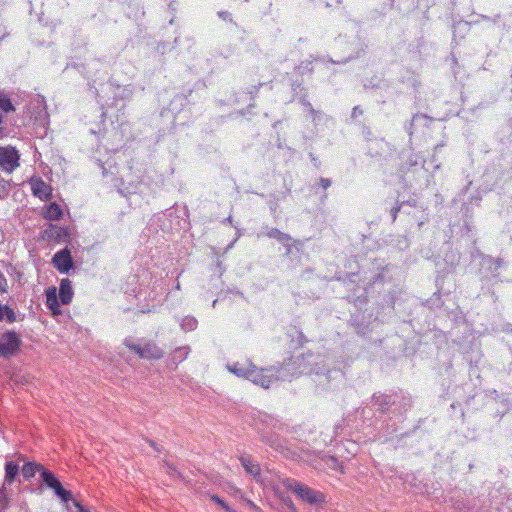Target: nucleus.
I'll use <instances>...</instances> for the list:
<instances>
[{"label":"nucleus","instance_id":"obj_20","mask_svg":"<svg viewBox=\"0 0 512 512\" xmlns=\"http://www.w3.org/2000/svg\"><path fill=\"white\" fill-rule=\"evenodd\" d=\"M197 320L194 317L186 316L182 319L180 325L184 331H194L197 328Z\"/></svg>","mask_w":512,"mask_h":512},{"label":"nucleus","instance_id":"obj_27","mask_svg":"<svg viewBox=\"0 0 512 512\" xmlns=\"http://www.w3.org/2000/svg\"><path fill=\"white\" fill-rule=\"evenodd\" d=\"M327 464L333 469H337L340 466L338 460L334 457H330Z\"/></svg>","mask_w":512,"mask_h":512},{"label":"nucleus","instance_id":"obj_1","mask_svg":"<svg viewBox=\"0 0 512 512\" xmlns=\"http://www.w3.org/2000/svg\"><path fill=\"white\" fill-rule=\"evenodd\" d=\"M322 359L313 353L302 354L286 361L281 369L282 380H290L302 373H325L324 365L320 366Z\"/></svg>","mask_w":512,"mask_h":512},{"label":"nucleus","instance_id":"obj_25","mask_svg":"<svg viewBox=\"0 0 512 512\" xmlns=\"http://www.w3.org/2000/svg\"><path fill=\"white\" fill-rule=\"evenodd\" d=\"M304 107H305V110L307 112H309V114L312 116L313 120L316 119V117L318 116V111H316L313 106L311 105L310 102L306 101V100H303L302 101Z\"/></svg>","mask_w":512,"mask_h":512},{"label":"nucleus","instance_id":"obj_32","mask_svg":"<svg viewBox=\"0 0 512 512\" xmlns=\"http://www.w3.org/2000/svg\"><path fill=\"white\" fill-rule=\"evenodd\" d=\"M74 504L78 508V512H89L87 509H85L83 506H81L80 503L75 502Z\"/></svg>","mask_w":512,"mask_h":512},{"label":"nucleus","instance_id":"obj_34","mask_svg":"<svg viewBox=\"0 0 512 512\" xmlns=\"http://www.w3.org/2000/svg\"><path fill=\"white\" fill-rule=\"evenodd\" d=\"M494 262H495L496 268H499L502 265V260L499 258L496 259Z\"/></svg>","mask_w":512,"mask_h":512},{"label":"nucleus","instance_id":"obj_40","mask_svg":"<svg viewBox=\"0 0 512 512\" xmlns=\"http://www.w3.org/2000/svg\"><path fill=\"white\" fill-rule=\"evenodd\" d=\"M2 494V491H0V495Z\"/></svg>","mask_w":512,"mask_h":512},{"label":"nucleus","instance_id":"obj_3","mask_svg":"<svg viewBox=\"0 0 512 512\" xmlns=\"http://www.w3.org/2000/svg\"><path fill=\"white\" fill-rule=\"evenodd\" d=\"M251 374L249 380L266 389L269 388L274 381L282 380L281 369H257L255 366L252 368Z\"/></svg>","mask_w":512,"mask_h":512},{"label":"nucleus","instance_id":"obj_15","mask_svg":"<svg viewBox=\"0 0 512 512\" xmlns=\"http://www.w3.org/2000/svg\"><path fill=\"white\" fill-rule=\"evenodd\" d=\"M19 472V466L14 462L5 464V483L11 484Z\"/></svg>","mask_w":512,"mask_h":512},{"label":"nucleus","instance_id":"obj_29","mask_svg":"<svg viewBox=\"0 0 512 512\" xmlns=\"http://www.w3.org/2000/svg\"><path fill=\"white\" fill-rule=\"evenodd\" d=\"M319 182L323 189H327L331 185V181L327 178H320Z\"/></svg>","mask_w":512,"mask_h":512},{"label":"nucleus","instance_id":"obj_17","mask_svg":"<svg viewBox=\"0 0 512 512\" xmlns=\"http://www.w3.org/2000/svg\"><path fill=\"white\" fill-rule=\"evenodd\" d=\"M266 235L269 238L277 239L280 243L285 244V245H287L288 242L291 240V237L288 234L281 232L277 228L269 229Z\"/></svg>","mask_w":512,"mask_h":512},{"label":"nucleus","instance_id":"obj_33","mask_svg":"<svg viewBox=\"0 0 512 512\" xmlns=\"http://www.w3.org/2000/svg\"><path fill=\"white\" fill-rule=\"evenodd\" d=\"M167 468L169 469V472L177 473L176 469L172 465L167 464Z\"/></svg>","mask_w":512,"mask_h":512},{"label":"nucleus","instance_id":"obj_26","mask_svg":"<svg viewBox=\"0 0 512 512\" xmlns=\"http://www.w3.org/2000/svg\"><path fill=\"white\" fill-rule=\"evenodd\" d=\"M211 500L214 501L216 504L221 506L223 509H225L227 512L230 511V507L217 495H212Z\"/></svg>","mask_w":512,"mask_h":512},{"label":"nucleus","instance_id":"obj_39","mask_svg":"<svg viewBox=\"0 0 512 512\" xmlns=\"http://www.w3.org/2000/svg\"><path fill=\"white\" fill-rule=\"evenodd\" d=\"M228 512H235V511H233L232 509H230V511H228Z\"/></svg>","mask_w":512,"mask_h":512},{"label":"nucleus","instance_id":"obj_37","mask_svg":"<svg viewBox=\"0 0 512 512\" xmlns=\"http://www.w3.org/2000/svg\"><path fill=\"white\" fill-rule=\"evenodd\" d=\"M176 288L180 289V284L179 283H177Z\"/></svg>","mask_w":512,"mask_h":512},{"label":"nucleus","instance_id":"obj_36","mask_svg":"<svg viewBox=\"0 0 512 512\" xmlns=\"http://www.w3.org/2000/svg\"><path fill=\"white\" fill-rule=\"evenodd\" d=\"M149 444L156 450V451H159L156 443L154 441H149Z\"/></svg>","mask_w":512,"mask_h":512},{"label":"nucleus","instance_id":"obj_9","mask_svg":"<svg viewBox=\"0 0 512 512\" xmlns=\"http://www.w3.org/2000/svg\"><path fill=\"white\" fill-rule=\"evenodd\" d=\"M255 367L251 363H234L232 365H228L227 368L230 372L234 373L239 377H244L249 380L252 368Z\"/></svg>","mask_w":512,"mask_h":512},{"label":"nucleus","instance_id":"obj_2","mask_svg":"<svg viewBox=\"0 0 512 512\" xmlns=\"http://www.w3.org/2000/svg\"><path fill=\"white\" fill-rule=\"evenodd\" d=\"M288 488L302 501L310 505L318 507L325 503V495L322 492L316 491L303 483L293 480L288 484Z\"/></svg>","mask_w":512,"mask_h":512},{"label":"nucleus","instance_id":"obj_30","mask_svg":"<svg viewBox=\"0 0 512 512\" xmlns=\"http://www.w3.org/2000/svg\"><path fill=\"white\" fill-rule=\"evenodd\" d=\"M219 17L223 18L224 20L230 19L231 14L227 11H221L218 12Z\"/></svg>","mask_w":512,"mask_h":512},{"label":"nucleus","instance_id":"obj_14","mask_svg":"<svg viewBox=\"0 0 512 512\" xmlns=\"http://www.w3.org/2000/svg\"><path fill=\"white\" fill-rule=\"evenodd\" d=\"M63 234V229L61 227L50 224L43 231V238L47 240L57 241L61 238Z\"/></svg>","mask_w":512,"mask_h":512},{"label":"nucleus","instance_id":"obj_4","mask_svg":"<svg viewBox=\"0 0 512 512\" xmlns=\"http://www.w3.org/2000/svg\"><path fill=\"white\" fill-rule=\"evenodd\" d=\"M20 336L14 331H7L0 335V356L14 355L20 348Z\"/></svg>","mask_w":512,"mask_h":512},{"label":"nucleus","instance_id":"obj_31","mask_svg":"<svg viewBox=\"0 0 512 512\" xmlns=\"http://www.w3.org/2000/svg\"><path fill=\"white\" fill-rule=\"evenodd\" d=\"M400 210V206L398 207H395L391 210V215H392V220L395 221L396 217H397V213L399 212Z\"/></svg>","mask_w":512,"mask_h":512},{"label":"nucleus","instance_id":"obj_8","mask_svg":"<svg viewBox=\"0 0 512 512\" xmlns=\"http://www.w3.org/2000/svg\"><path fill=\"white\" fill-rule=\"evenodd\" d=\"M33 195L41 200H48L51 197V187L41 178L31 180Z\"/></svg>","mask_w":512,"mask_h":512},{"label":"nucleus","instance_id":"obj_21","mask_svg":"<svg viewBox=\"0 0 512 512\" xmlns=\"http://www.w3.org/2000/svg\"><path fill=\"white\" fill-rule=\"evenodd\" d=\"M2 315H3V321L5 320L8 323H14L18 320L17 314L8 305H4Z\"/></svg>","mask_w":512,"mask_h":512},{"label":"nucleus","instance_id":"obj_6","mask_svg":"<svg viewBox=\"0 0 512 512\" xmlns=\"http://www.w3.org/2000/svg\"><path fill=\"white\" fill-rule=\"evenodd\" d=\"M19 159L20 155L14 147H0V168L3 171H14L19 166Z\"/></svg>","mask_w":512,"mask_h":512},{"label":"nucleus","instance_id":"obj_35","mask_svg":"<svg viewBox=\"0 0 512 512\" xmlns=\"http://www.w3.org/2000/svg\"><path fill=\"white\" fill-rule=\"evenodd\" d=\"M3 307H4V305H2V304L0 303V322H2V321H3V315H2Z\"/></svg>","mask_w":512,"mask_h":512},{"label":"nucleus","instance_id":"obj_19","mask_svg":"<svg viewBox=\"0 0 512 512\" xmlns=\"http://www.w3.org/2000/svg\"><path fill=\"white\" fill-rule=\"evenodd\" d=\"M374 402L382 411L389 410L392 403V397L388 395H378L374 397Z\"/></svg>","mask_w":512,"mask_h":512},{"label":"nucleus","instance_id":"obj_28","mask_svg":"<svg viewBox=\"0 0 512 512\" xmlns=\"http://www.w3.org/2000/svg\"><path fill=\"white\" fill-rule=\"evenodd\" d=\"M363 114V110L359 106H355L352 110L351 117L356 118Z\"/></svg>","mask_w":512,"mask_h":512},{"label":"nucleus","instance_id":"obj_12","mask_svg":"<svg viewBox=\"0 0 512 512\" xmlns=\"http://www.w3.org/2000/svg\"><path fill=\"white\" fill-rule=\"evenodd\" d=\"M63 216V210L56 203L52 202L48 206H46L44 211V217L48 220L55 221L61 219Z\"/></svg>","mask_w":512,"mask_h":512},{"label":"nucleus","instance_id":"obj_10","mask_svg":"<svg viewBox=\"0 0 512 512\" xmlns=\"http://www.w3.org/2000/svg\"><path fill=\"white\" fill-rule=\"evenodd\" d=\"M46 305L54 315L60 313L57 291L55 287H49L46 290Z\"/></svg>","mask_w":512,"mask_h":512},{"label":"nucleus","instance_id":"obj_16","mask_svg":"<svg viewBox=\"0 0 512 512\" xmlns=\"http://www.w3.org/2000/svg\"><path fill=\"white\" fill-rule=\"evenodd\" d=\"M44 469L40 464H35L32 462H27L22 467V474L25 479H29L33 477L37 471H41Z\"/></svg>","mask_w":512,"mask_h":512},{"label":"nucleus","instance_id":"obj_38","mask_svg":"<svg viewBox=\"0 0 512 512\" xmlns=\"http://www.w3.org/2000/svg\"><path fill=\"white\" fill-rule=\"evenodd\" d=\"M268 443L270 444V446H274V443H273V442H270V441H269Z\"/></svg>","mask_w":512,"mask_h":512},{"label":"nucleus","instance_id":"obj_24","mask_svg":"<svg viewBox=\"0 0 512 512\" xmlns=\"http://www.w3.org/2000/svg\"><path fill=\"white\" fill-rule=\"evenodd\" d=\"M8 280L4 276V274L0 271V294H4L8 292Z\"/></svg>","mask_w":512,"mask_h":512},{"label":"nucleus","instance_id":"obj_5","mask_svg":"<svg viewBox=\"0 0 512 512\" xmlns=\"http://www.w3.org/2000/svg\"><path fill=\"white\" fill-rule=\"evenodd\" d=\"M126 346L137 353L141 358L145 359H160L163 357V351L152 342H146L145 344H136L131 340L125 341Z\"/></svg>","mask_w":512,"mask_h":512},{"label":"nucleus","instance_id":"obj_13","mask_svg":"<svg viewBox=\"0 0 512 512\" xmlns=\"http://www.w3.org/2000/svg\"><path fill=\"white\" fill-rule=\"evenodd\" d=\"M240 461H241V464L244 467L245 471L248 474H250L254 477H257L260 475V467H259L258 463L254 462L252 459H250L249 457H245V456H241Z\"/></svg>","mask_w":512,"mask_h":512},{"label":"nucleus","instance_id":"obj_22","mask_svg":"<svg viewBox=\"0 0 512 512\" xmlns=\"http://www.w3.org/2000/svg\"><path fill=\"white\" fill-rule=\"evenodd\" d=\"M41 478L42 481L49 487L52 488L54 484H56L57 481H59L53 473L46 469H42L41 472Z\"/></svg>","mask_w":512,"mask_h":512},{"label":"nucleus","instance_id":"obj_11","mask_svg":"<svg viewBox=\"0 0 512 512\" xmlns=\"http://www.w3.org/2000/svg\"><path fill=\"white\" fill-rule=\"evenodd\" d=\"M72 287L71 283L68 279L61 280L60 288H59V298L62 304L67 305L72 300Z\"/></svg>","mask_w":512,"mask_h":512},{"label":"nucleus","instance_id":"obj_18","mask_svg":"<svg viewBox=\"0 0 512 512\" xmlns=\"http://www.w3.org/2000/svg\"><path fill=\"white\" fill-rule=\"evenodd\" d=\"M54 490L55 494L65 503L70 501L71 499V492L64 489L61 482L57 481L56 484L53 485L51 488Z\"/></svg>","mask_w":512,"mask_h":512},{"label":"nucleus","instance_id":"obj_7","mask_svg":"<svg viewBox=\"0 0 512 512\" xmlns=\"http://www.w3.org/2000/svg\"><path fill=\"white\" fill-rule=\"evenodd\" d=\"M52 263L60 273H68V271L73 266L70 251L67 249H63L55 253V255L52 258Z\"/></svg>","mask_w":512,"mask_h":512},{"label":"nucleus","instance_id":"obj_23","mask_svg":"<svg viewBox=\"0 0 512 512\" xmlns=\"http://www.w3.org/2000/svg\"><path fill=\"white\" fill-rule=\"evenodd\" d=\"M0 109L6 113L15 110L13 104L11 103V100L3 94H0Z\"/></svg>","mask_w":512,"mask_h":512}]
</instances>
